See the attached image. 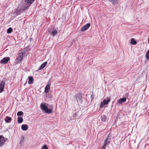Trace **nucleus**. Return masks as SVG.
<instances>
[{"label": "nucleus", "mask_w": 149, "mask_h": 149, "mask_svg": "<svg viewBox=\"0 0 149 149\" xmlns=\"http://www.w3.org/2000/svg\"><path fill=\"white\" fill-rule=\"evenodd\" d=\"M47 62H45L42 64L40 66V67L38 70H40L44 68L46 65L47 64Z\"/></svg>", "instance_id": "4468645a"}, {"label": "nucleus", "mask_w": 149, "mask_h": 149, "mask_svg": "<svg viewBox=\"0 0 149 149\" xmlns=\"http://www.w3.org/2000/svg\"><path fill=\"white\" fill-rule=\"evenodd\" d=\"M101 119L102 122H105L107 119V118L106 116L105 115H103L101 117Z\"/></svg>", "instance_id": "ddd939ff"}, {"label": "nucleus", "mask_w": 149, "mask_h": 149, "mask_svg": "<svg viewBox=\"0 0 149 149\" xmlns=\"http://www.w3.org/2000/svg\"><path fill=\"white\" fill-rule=\"evenodd\" d=\"M91 26L90 23H88L83 26L81 29V31H85L87 30Z\"/></svg>", "instance_id": "423d86ee"}, {"label": "nucleus", "mask_w": 149, "mask_h": 149, "mask_svg": "<svg viewBox=\"0 0 149 149\" xmlns=\"http://www.w3.org/2000/svg\"><path fill=\"white\" fill-rule=\"evenodd\" d=\"M91 97H92V98H94V95H91Z\"/></svg>", "instance_id": "7c9ffc66"}, {"label": "nucleus", "mask_w": 149, "mask_h": 149, "mask_svg": "<svg viewBox=\"0 0 149 149\" xmlns=\"http://www.w3.org/2000/svg\"><path fill=\"white\" fill-rule=\"evenodd\" d=\"M109 1L111 2L113 4H116L118 0H109Z\"/></svg>", "instance_id": "4be33fe9"}, {"label": "nucleus", "mask_w": 149, "mask_h": 149, "mask_svg": "<svg viewBox=\"0 0 149 149\" xmlns=\"http://www.w3.org/2000/svg\"><path fill=\"white\" fill-rule=\"evenodd\" d=\"M5 85V83L4 81H2L0 82V93L3 91Z\"/></svg>", "instance_id": "0eeeda50"}, {"label": "nucleus", "mask_w": 149, "mask_h": 149, "mask_svg": "<svg viewBox=\"0 0 149 149\" xmlns=\"http://www.w3.org/2000/svg\"><path fill=\"white\" fill-rule=\"evenodd\" d=\"M35 0H25V2L27 4V8L29 7L30 5L32 4Z\"/></svg>", "instance_id": "1a4fd4ad"}, {"label": "nucleus", "mask_w": 149, "mask_h": 149, "mask_svg": "<svg viewBox=\"0 0 149 149\" xmlns=\"http://www.w3.org/2000/svg\"><path fill=\"white\" fill-rule=\"evenodd\" d=\"M110 99L107 98V99L104 100L103 102H109L110 101Z\"/></svg>", "instance_id": "b1692460"}, {"label": "nucleus", "mask_w": 149, "mask_h": 149, "mask_svg": "<svg viewBox=\"0 0 149 149\" xmlns=\"http://www.w3.org/2000/svg\"><path fill=\"white\" fill-rule=\"evenodd\" d=\"M23 113L22 111H19L17 112V116H23Z\"/></svg>", "instance_id": "393cba45"}, {"label": "nucleus", "mask_w": 149, "mask_h": 149, "mask_svg": "<svg viewBox=\"0 0 149 149\" xmlns=\"http://www.w3.org/2000/svg\"><path fill=\"white\" fill-rule=\"evenodd\" d=\"M24 140V138L23 137H22V139H21L20 141V143H22Z\"/></svg>", "instance_id": "c85d7f7f"}, {"label": "nucleus", "mask_w": 149, "mask_h": 149, "mask_svg": "<svg viewBox=\"0 0 149 149\" xmlns=\"http://www.w3.org/2000/svg\"><path fill=\"white\" fill-rule=\"evenodd\" d=\"M126 98L125 97L120 98L118 101V102H125L126 101Z\"/></svg>", "instance_id": "6ab92c4d"}, {"label": "nucleus", "mask_w": 149, "mask_h": 149, "mask_svg": "<svg viewBox=\"0 0 149 149\" xmlns=\"http://www.w3.org/2000/svg\"><path fill=\"white\" fill-rule=\"evenodd\" d=\"M12 120L11 118L10 117L6 116L5 119V121L6 123H8L9 121H10Z\"/></svg>", "instance_id": "f3484780"}, {"label": "nucleus", "mask_w": 149, "mask_h": 149, "mask_svg": "<svg viewBox=\"0 0 149 149\" xmlns=\"http://www.w3.org/2000/svg\"><path fill=\"white\" fill-rule=\"evenodd\" d=\"M21 128L22 130L26 131L28 129V126L27 125H23L21 126Z\"/></svg>", "instance_id": "2eb2a0df"}, {"label": "nucleus", "mask_w": 149, "mask_h": 149, "mask_svg": "<svg viewBox=\"0 0 149 149\" xmlns=\"http://www.w3.org/2000/svg\"><path fill=\"white\" fill-rule=\"evenodd\" d=\"M76 99L77 102H80L82 101V95L79 93H77L76 96Z\"/></svg>", "instance_id": "6e6552de"}, {"label": "nucleus", "mask_w": 149, "mask_h": 149, "mask_svg": "<svg viewBox=\"0 0 149 149\" xmlns=\"http://www.w3.org/2000/svg\"><path fill=\"white\" fill-rule=\"evenodd\" d=\"M29 81L28 83L29 84H31L33 83V77L31 76H29L28 77Z\"/></svg>", "instance_id": "f8f14e48"}, {"label": "nucleus", "mask_w": 149, "mask_h": 149, "mask_svg": "<svg viewBox=\"0 0 149 149\" xmlns=\"http://www.w3.org/2000/svg\"><path fill=\"white\" fill-rule=\"evenodd\" d=\"M18 10H19V7H18V8L16 9V12L17 14L19 13V12L18 11Z\"/></svg>", "instance_id": "c756f323"}, {"label": "nucleus", "mask_w": 149, "mask_h": 149, "mask_svg": "<svg viewBox=\"0 0 149 149\" xmlns=\"http://www.w3.org/2000/svg\"><path fill=\"white\" fill-rule=\"evenodd\" d=\"M7 140V139L5 138L3 136L0 135V147H1L4 145Z\"/></svg>", "instance_id": "20e7f679"}, {"label": "nucleus", "mask_w": 149, "mask_h": 149, "mask_svg": "<svg viewBox=\"0 0 149 149\" xmlns=\"http://www.w3.org/2000/svg\"><path fill=\"white\" fill-rule=\"evenodd\" d=\"M148 43H149V38L148 39Z\"/></svg>", "instance_id": "2f4dec72"}, {"label": "nucleus", "mask_w": 149, "mask_h": 149, "mask_svg": "<svg viewBox=\"0 0 149 149\" xmlns=\"http://www.w3.org/2000/svg\"><path fill=\"white\" fill-rule=\"evenodd\" d=\"M10 58L9 57H5L3 58L1 60L0 63L2 64H6L9 61Z\"/></svg>", "instance_id": "39448f33"}, {"label": "nucleus", "mask_w": 149, "mask_h": 149, "mask_svg": "<svg viewBox=\"0 0 149 149\" xmlns=\"http://www.w3.org/2000/svg\"><path fill=\"white\" fill-rule=\"evenodd\" d=\"M13 31V29L12 28L10 27L7 30V33H11Z\"/></svg>", "instance_id": "412c9836"}, {"label": "nucleus", "mask_w": 149, "mask_h": 149, "mask_svg": "<svg viewBox=\"0 0 149 149\" xmlns=\"http://www.w3.org/2000/svg\"><path fill=\"white\" fill-rule=\"evenodd\" d=\"M25 54V52L23 50H19L18 53V55L16 59V62L17 64L20 63L23 59L24 56Z\"/></svg>", "instance_id": "7ed1b4c3"}, {"label": "nucleus", "mask_w": 149, "mask_h": 149, "mask_svg": "<svg viewBox=\"0 0 149 149\" xmlns=\"http://www.w3.org/2000/svg\"><path fill=\"white\" fill-rule=\"evenodd\" d=\"M40 108L42 111H44L45 113L47 114L51 113L53 111V107L52 105L50 106V108L48 109L45 105L42 103L40 104Z\"/></svg>", "instance_id": "f257e3e1"}, {"label": "nucleus", "mask_w": 149, "mask_h": 149, "mask_svg": "<svg viewBox=\"0 0 149 149\" xmlns=\"http://www.w3.org/2000/svg\"><path fill=\"white\" fill-rule=\"evenodd\" d=\"M107 144H106V143H104V144L103 145V147L102 148V149H105L106 148V146H107Z\"/></svg>", "instance_id": "cd10ccee"}, {"label": "nucleus", "mask_w": 149, "mask_h": 149, "mask_svg": "<svg viewBox=\"0 0 149 149\" xmlns=\"http://www.w3.org/2000/svg\"><path fill=\"white\" fill-rule=\"evenodd\" d=\"M23 121V118L22 117H18L17 118V121L18 123H22Z\"/></svg>", "instance_id": "a211bd4d"}, {"label": "nucleus", "mask_w": 149, "mask_h": 149, "mask_svg": "<svg viewBox=\"0 0 149 149\" xmlns=\"http://www.w3.org/2000/svg\"><path fill=\"white\" fill-rule=\"evenodd\" d=\"M111 135L109 134V135L106 139L104 143H106L107 144H109L110 143V139H111Z\"/></svg>", "instance_id": "9b49d317"}, {"label": "nucleus", "mask_w": 149, "mask_h": 149, "mask_svg": "<svg viewBox=\"0 0 149 149\" xmlns=\"http://www.w3.org/2000/svg\"><path fill=\"white\" fill-rule=\"evenodd\" d=\"M50 89V85L48 84L45 88V92L46 93H48Z\"/></svg>", "instance_id": "9d476101"}, {"label": "nucleus", "mask_w": 149, "mask_h": 149, "mask_svg": "<svg viewBox=\"0 0 149 149\" xmlns=\"http://www.w3.org/2000/svg\"><path fill=\"white\" fill-rule=\"evenodd\" d=\"M57 31L56 30H54L53 31H52V33H51L52 35V36H55L57 34Z\"/></svg>", "instance_id": "aec40b11"}, {"label": "nucleus", "mask_w": 149, "mask_h": 149, "mask_svg": "<svg viewBox=\"0 0 149 149\" xmlns=\"http://www.w3.org/2000/svg\"><path fill=\"white\" fill-rule=\"evenodd\" d=\"M146 58L147 59H149V49L148 51L146 54Z\"/></svg>", "instance_id": "5701e85b"}, {"label": "nucleus", "mask_w": 149, "mask_h": 149, "mask_svg": "<svg viewBox=\"0 0 149 149\" xmlns=\"http://www.w3.org/2000/svg\"><path fill=\"white\" fill-rule=\"evenodd\" d=\"M42 149H48V148L46 145H44L42 146Z\"/></svg>", "instance_id": "bb28decb"}, {"label": "nucleus", "mask_w": 149, "mask_h": 149, "mask_svg": "<svg viewBox=\"0 0 149 149\" xmlns=\"http://www.w3.org/2000/svg\"><path fill=\"white\" fill-rule=\"evenodd\" d=\"M108 103H101L100 106V108H102L105 104H107Z\"/></svg>", "instance_id": "a878e982"}, {"label": "nucleus", "mask_w": 149, "mask_h": 149, "mask_svg": "<svg viewBox=\"0 0 149 149\" xmlns=\"http://www.w3.org/2000/svg\"><path fill=\"white\" fill-rule=\"evenodd\" d=\"M130 43L133 45H135L136 44L137 42L133 38L131 39Z\"/></svg>", "instance_id": "dca6fc26"}, {"label": "nucleus", "mask_w": 149, "mask_h": 149, "mask_svg": "<svg viewBox=\"0 0 149 149\" xmlns=\"http://www.w3.org/2000/svg\"><path fill=\"white\" fill-rule=\"evenodd\" d=\"M40 108L42 111H44L45 113L47 114L51 113L53 111V107L52 105L50 106V108L48 109L45 105L42 103L40 104Z\"/></svg>", "instance_id": "f03ea898"}]
</instances>
